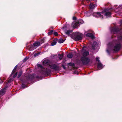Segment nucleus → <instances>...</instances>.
Instances as JSON below:
<instances>
[{"mask_svg":"<svg viewBox=\"0 0 122 122\" xmlns=\"http://www.w3.org/2000/svg\"><path fill=\"white\" fill-rule=\"evenodd\" d=\"M111 33L113 34L112 37L117 36L118 41H116L115 45L112 43H110L107 45V51L109 54L110 53L113 52H117L119 51L121 48L122 45L120 41H122V30H119L117 27H112L110 29Z\"/></svg>","mask_w":122,"mask_h":122,"instance_id":"nucleus-1","label":"nucleus"},{"mask_svg":"<svg viewBox=\"0 0 122 122\" xmlns=\"http://www.w3.org/2000/svg\"><path fill=\"white\" fill-rule=\"evenodd\" d=\"M33 79V77L30 74H29L28 76H27L26 79L22 78L20 79V81H21V82L22 83L21 85L22 87L23 88H25L26 86L24 83H27L29 81L32 80Z\"/></svg>","mask_w":122,"mask_h":122,"instance_id":"nucleus-2","label":"nucleus"},{"mask_svg":"<svg viewBox=\"0 0 122 122\" xmlns=\"http://www.w3.org/2000/svg\"><path fill=\"white\" fill-rule=\"evenodd\" d=\"M38 67H40L41 68V70L42 71V72L43 74H50L51 72V70L49 68H44L40 64H38L37 65Z\"/></svg>","mask_w":122,"mask_h":122,"instance_id":"nucleus-3","label":"nucleus"},{"mask_svg":"<svg viewBox=\"0 0 122 122\" xmlns=\"http://www.w3.org/2000/svg\"><path fill=\"white\" fill-rule=\"evenodd\" d=\"M90 59L88 57H82L81 58L80 61L82 64L86 65L90 61Z\"/></svg>","mask_w":122,"mask_h":122,"instance_id":"nucleus-4","label":"nucleus"},{"mask_svg":"<svg viewBox=\"0 0 122 122\" xmlns=\"http://www.w3.org/2000/svg\"><path fill=\"white\" fill-rule=\"evenodd\" d=\"M81 51L83 56V57H86L89 54L88 49L86 47H83L82 49L81 50Z\"/></svg>","mask_w":122,"mask_h":122,"instance_id":"nucleus-5","label":"nucleus"},{"mask_svg":"<svg viewBox=\"0 0 122 122\" xmlns=\"http://www.w3.org/2000/svg\"><path fill=\"white\" fill-rule=\"evenodd\" d=\"M82 35L80 33H76L73 37L74 39L76 41H79L82 39Z\"/></svg>","mask_w":122,"mask_h":122,"instance_id":"nucleus-6","label":"nucleus"},{"mask_svg":"<svg viewBox=\"0 0 122 122\" xmlns=\"http://www.w3.org/2000/svg\"><path fill=\"white\" fill-rule=\"evenodd\" d=\"M50 68L55 71H58L60 70V68L59 66H56L55 64H52L50 65Z\"/></svg>","mask_w":122,"mask_h":122,"instance_id":"nucleus-7","label":"nucleus"},{"mask_svg":"<svg viewBox=\"0 0 122 122\" xmlns=\"http://www.w3.org/2000/svg\"><path fill=\"white\" fill-rule=\"evenodd\" d=\"M101 14L106 16L107 17H110L111 15V12L109 11L106 12L105 9L102 12Z\"/></svg>","mask_w":122,"mask_h":122,"instance_id":"nucleus-8","label":"nucleus"},{"mask_svg":"<svg viewBox=\"0 0 122 122\" xmlns=\"http://www.w3.org/2000/svg\"><path fill=\"white\" fill-rule=\"evenodd\" d=\"M93 15L97 18L99 17H102V18H103V15L99 12H95L93 13Z\"/></svg>","mask_w":122,"mask_h":122,"instance_id":"nucleus-9","label":"nucleus"},{"mask_svg":"<svg viewBox=\"0 0 122 122\" xmlns=\"http://www.w3.org/2000/svg\"><path fill=\"white\" fill-rule=\"evenodd\" d=\"M79 25L78 23V22H73L72 24V26L74 28H77L78 26Z\"/></svg>","mask_w":122,"mask_h":122,"instance_id":"nucleus-10","label":"nucleus"},{"mask_svg":"<svg viewBox=\"0 0 122 122\" xmlns=\"http://www.w3.org/2000/svg\"><path fill=\"white\" fill-rule=\"evenodd\" d=\"M6 87H5L4 88L0 90V96H1L3 95L5 93Z\"/></svg>","mask_w":122,"mask_h":122,"instance_id":"nucleus-11","label":"nucleus"},{"mask_svg":"<svg viewBox=\"0 0 122 122\" xmlns=\"http://www.w3.org/2000/svg\"><path fill=\"white\" fill-rule=\"evenodd\" d=\"M97 68L99 70H100L103 68L102 65L100 62H98L97 63Z\"/></svg>","mask_w":122,"mask_h":122,"instance_id":"nucleus-12","label":"nucleus"},{"mask_svg":"<svg viewBox=\"0 0 122 122\" xmlns=\"http://www.w3.org/2000/svg\"><path fill=\"white\" fill-rule=\"evenodd\" d=\"M86 36L87 37H90L92 39H93L94 37L93 34L91 33H87L86 35Z\"/></svg>","mask_w":122,"mask_h":122,"instance_id":"nucleus-13","label":"nucleus"},{"mask_svg":"<svg viewBox=\"0 0 122 122\" xmlns=\"http://www.w3.org/2000/svg\"><path fill=\"white\" fill-rule=\"evenodd\" d=\"M98 46V44L96 42H94L93 43V44L92 46V48L93 49H94L95 48L97 47V46Z\"/></svg>","mask_w":122,"mask_h":122,"instance_id":"nucleus-14","label":"nucleus"},{"mask_svg":"<svg viewBox=\"0 0 122 122\" xmlns=\"http://www.w3.org/2000/svg\"><path fill=\"white\" fill-rule=\"evenodd\" d=\"M49 61L48 60H44L43 62V64L44 65H47L49 64Z\"/></svg>","mask_w":122,"mask_h":122,"instance_id":"nucleus-15","label":"nucleus"},{"mask_svg":"<svg viewBox=\"0 0 122 122\" xmlns=\"http://www.w3.org/2000/svg\"><path fill=\"white\" fill-rule=\"evenodd\" d=\"M96 6V4L91 3L89 5V7L90 9H93Z\"/></svg>","mask_w":122,"mask_h":122,"instance_id":"nucleus-16","label":"nucleus"},{"mask_svg":"<svg viewBox=\"0 0 122 122\" xmlns=\"http://www.w3.org/2000/svg\"><path fill=\"white\" fill-rule=\"evenodd\" d=\"M40 44V43L39 42H35L33 44V45L35 47H37L39 46Z\"/></svg>","mask_w":122,"mask_h":122,"instance_id":"nucleus-17","label":"nucleus"},{"mask_svg":"<svg viewBox=\"0 0 122 122\" xmlns=\"http://www.w3.org/2000/svg\"><path fill=\"white\" fill-rule=\"evenodd\" d=\"M17 67V65H16L14 67L13 70L11 75H10V77L15 72L16 70Z\"/></svg>","mask_w":122,"mask_h":122,"instance_id":"nucleus-18","label":"nucleus"},{"mask_svg":"<svg viewBox=\"0 0 122 122\" xmlns=\"http://www.w3.org/2000/svg\"><path fill=\"white\" fill-rule=\"evenodd\" d=\"M29 50L30 51L33 50L36 48L34 46H33L32 45L29 46Z\"/></svg>","mask_w":122,"mask_h":122,"instance_id":"nucleus-19","label":"nucleus"},{"mask_svg":"<svg viewBox=\"0 0 122 122\" xmlns=\"http://www.w3.org/2000/svg\"><path fill=\"white\" fill-rule=\"evenodd\" d=\"M64 41H65L63 40L61 38L58 40V42L60 43H63Z\"/></svg>","mask_w":122,"mask_h":122,"instance_id":"nucleus-20","label":"nucleus"},{"mask_svg":"<svg viewBox=\"0 0 122 122\" xmlns=\"http://www.w3.org/2000/svg\"><path fill=\"white\" fill-rule=\"evenodd\" d=\"M72 31V30H67L65 32V33L66 34L69 35L70 33Z\"/></svg>","mask_w":122,"mask_h":122,"instance_id":"nucleus-21","label":"nucleus"},{"mask_svg":"<svg viewBox=\"0 0 122 122\" xmlns=\"http://www.w3.org/2000/svg\"><path fill=\"white\" fill-rule=\"evenodd\" d=\"M58 58L60 60H61L63 56V54H59L58 55Z\"/></svg>","mask_w":122,"mask_h":122,"instance_id":"nucleus-22","label":"nucleus"},{"mask_svg":"<svg viewBox=\"0 0 122 122\" xmlns=\"http://www.w3.org/2000/svg\"><path fill=\"white\" fill-rule=\"evenodd\" d=\"M67 57L69 58H71L73 57V55L72 54L69 53L67 56Z\"/></svg>","mask_w":122,"mask_h":122,"instance_id":"nucleus-23","label":"nucleus"},{"mask_svg":"<svg viewBox=\"0 0 122 122\" xmlns=\"http://www.w3.org/2000/svg\"><path fill=\"white\" fill-rule=\"evenodd\" d=\"M23 73V71H20L19 73V74L18 76V78H19L21 75L22 73Z\"/></svg>","mask_w":122,"mask_h":122,"instance_id":"nucleus-24","label":"nucleus"},{"mask_svg":"<svg viewBox=\"0 0 122 122\" xmlns=\"http://www.w3.org/2000/svg\"><path fill=\"white\" fill-rule=\"evenodd\" d=\"M68 65L71 66H75V64L74 63L72 62H70L68 63Z\"/></svg>","mask_w":122,"mask_h":122,"instance_id":"nucleus-25","label":"nucleus"},{"mask_svg":"<svg viewBox=\"0 0 122 122\" xmlns=\"http://www.w3.org/2000/svg\"><path fill=\"white\" fill-rule=\"evenodd\" d=\"M77 22L80 25V24L83 23L84 21L80 19Z\"/></svg>","mask_w":122,"mask_h":122,"instance_id":"nucleus-26","label":"nucleus"},{"mask_svg":"<svg viewBox=\"0 0 122 122\" xmlns=\"http://www.w3.org/2000/svg\"><path fill=\"white\" fill-rule=\"evenodd\" d=\"M90 14L89 12H87L85 14V16H90Z\"/></svg>","mask_w":122,"mask_h":122,"instance_id":"nucleus-27","label":"nucleus"},{"mask_svg":"<svg viewBox=\"0 0 122 122\" xmlns=\"http://www.w3.org/2000/svg\"><path fill=\"white\" fill-rule=\"evenodd\" d=\"M56 41H54L51 43V45L52 46H54L56 44Z\"/></svg>","mask_w":122,"mask_h":122,"instance_id":"nucleus-28","label":"nucleus"},{"mask_svg":"<svg viewBox=\"0 0 122 122\" xmlns=\"http://www.w3.org/2000/svg\"><path fill=\"white\" fill-rule=\"evenodd\" d=\"M29 58L28 57H25L23 60V62L26 61Z\"/></svg>","mask_w":122,"mask_h":122,"instance_id":"nucleus-29","label":"nucleus"},{"mask_svg":"<svg viewBox=\"0 0 122 122\" xmlns=\"http://www.w3.org/2000/svg\"><path fill=\"white\" fill-rule=\"evenodd\" d=\"M99 58L98 57H97L96 58V60L98 62V63L100 62V61L99 60Z\"/></svg>","mask_w":122,"mask_h":122,"instance_id":"nucleus-30","label":"nucleus"},{"mask_svg":"<svg viewBox=\"0 0 122 122\" xmlns=\"http://www.w3.org/2000/svg\"><path fill=\"white\" fill-rule=\"evenodd\" d=\"M44 40L45 39H44V38H43V39L41 40V44H42V43H43L44 42Z\"/></svg>","mask_w":122,"mask_h":122,"instance_id":"nucleus-31","label":"nucleus"},{"mask_svg":"<svg viewBox=\"0 0 122 122\" xmlns=\"http://www.w3.org/2000/svg\"><path fill=\"white\" fill-rule=\"evenodd\" d=\"M17 74V72H16L15 74H14L13 76V78H14L16 76Z\"/></svg>","mask_w":122,"mask_h":122,"instance_id":"nucleus-32","label":"nucleus"},{"mask_svg":"<svg viewBox=\"0 0 122 122\" xmlns=\"http://www.w3.org/2000/svg\"><path fill=\"white\" fill-rule=\"evenodd\" d=\"M61 66L65 70L66 69V67L64 65H62Z\"/></svg>","mask_w":122,"mask_h":122,"instance_id":"nucleus-33","label":"nucleus"},{"mask_svg":"<svg viewBox=\"0 0 122 122\" xmlns=\"http://www.w3.org/2000/svg\"><path fill=\"white\" fill-rule=\"evenodd\" d=\"M54 34L56 36H57L58 35V33L56 32H54Z\"/></svg>","mask_w":122,"mask_h":122,"instance_id":"nucleus-34","label":"nucleus"},{"mask_svg":"<svg viewBox=\"0 0 122 122\" xmlns=\"http://www.w3.org/2000/svg\"><path fill=\"white\" fill-rule=\"evenodd\" d=\"M13 80L11 78H10L8 80V82L9 83H10V82L12 81Z\"/></svg>","mask_w":122,"mask_h":122,"instance_id":"nucleus-35","label":"nucleus"},{"mask_svg":"<svg viewBox=\"0 0 122 122\" xmlns=\"http://www.w3.org/2000/svg\"><path fill=\"white\" fill-rule=\"evenodd\" d=\"M73 19L74 20H76V18L75 17H74L73 18Z\"/></svg>","mask_w":122,"mask_h":122,"instance_id":"nucleus-36","label":"nucleus"},{"mask_svg":"<svg viewBox=\"0 0 122 122\" xmlns=\"http://www.w3.org/2000/svg\"><path fill=\"white\" fill-rule=\"evenodd\" d=\"M53 32V31H52H52H51V32H49L48 33V34H50V33H51L52 32Z\"/></svg>","mask_w":122,"mask_h":122,"instance_id":"nucleus-37","label":"nucleus"},{"mask_svg":"<svg viewBox=\"0 0 122 122\" xmlns=\"http://www.w3.org/2000/svg\"><path fill=\"white\" fill-rule=\"evenodd\" d=\"M37 55H38V54H35L34 56H37Z\"/></svg>","mask_w":122,"mask_h":122,"instance_id":"nucleus-38","label":"nucleus"},{"mask_svg":"<svg viewBox=\"0 0 122 122\" xmlns=\"http://www.w3.org/2000/svg\"><path fill=\"white\" fill-rule=\"evenodd\" d=\"M121 25H122V22L121 23Z\"/></svg>","mask_w":122,"mask_h":122,"instance_id":"nucleus-39","label":"nucleus"}]
</instances>
